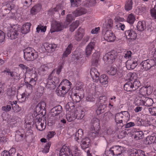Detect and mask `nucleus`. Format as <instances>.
Returning <instances> with one entry per match:
<instances>
[{"label": "nucleus", "mask_w": 156, "mask_h": 156, "mask_svg": "<svg viewBox=\"0 0 156 156\" xmlns=\"http://www.w3.org/2000/svg\"><path fill=\"white\" fill-rule=\"evenodd\" d=\"M84 30L83 29L80 27L76 32L75 37V39L77 41H80L83 36Z\"/></svg>", "instance_id": "nucleus-24"}, {"label": "nucleus", "mask_w": 156, "mask_h": 156, "mask_svg": "<svg viewBox=\"0 0 156 156\" xmlns=\"http://www.w3.org/2000/svg\"><path fill=\"white\" fill-rule=\"evenodd\" d=\"M19 66L20 67L22 68L24 70L25 69L27 72H30L31 71L32 72V71L29 68V67L26 66L25 65H23V64H20L19 65Z\"/></svg>", "instance_id": "nucleus-63"}, {"label": "nucleus", "mask_w": 156, "mask_h": 156, "mask_svg": "<svg viewBox=\"0 0 156 156\" xmlns=\"http://www.w3.org/2000/svg\"><path fill=\"white\" fill-rule=\"evenodd\" d=\"M21 33L20 29L19 28L12 27L7 30V36L11 40L18 38Z\"/></svg>", "instance_id": "nucleus-2"}, {"label": "nucleus", "mask_w": 156, "mask_h": 156, "mask_svg": "<svg viewBox=\"0 0 156 156\" xmlns=\"http://www.w3.org/2000/svg\"><path fill=\"white\" fill-rule=\"evenodd\" d=\"M16 91L13 88H9L7 89V95L11 97H12L16 94Z\"/></svg>", "instance_id": "nucleus-43"}, {"label": "nucleus", "mask_w": 156, "mask_h": 156, "mask_svg": "<svg viewBox=\"0 0 156 156\" xmlns=\"http://www.w3.org/2000/svg\"><path fill=\"white\" fill-rule=\"evenodd\" d=\"M90 141V140L89 137H86L83 139L82 140L81 144V148L83 149L87 148L88 147Z\"/></svg>", "instance_id": "nucleus-25"}, {"label": "nucleus", "mask_w": 156, "mask_h": 156, "mask_svg": "<svg viewBox=\"0 0 156 156\" xmlns=\"http://www.w3.org/2000/svg\"><path fill=\"white\" fill-rule=\"evenodd\" d=\"M100 57L98 52L94 53L92 55L91 60V65L93 66H97L98 64V60Z\"/></svg>", "instance_id": "nucleus-18"}, {"label": "nucleus", "mask_w": 156, "mask_h": 156, "mask_svg": "<svg viewBox=\"0 0 156 156\" xmlns=\"http://www.w3.org/2000/svg\"><path fill=\"white\" fill-rule=\"evenodd\" d=\"M144 136V134L142 131H136L135 132L134 138H138V139H140L142 138Z\"/></svg>", "instance_id": "nucleus-44"}, {"label": "nucleus", "mask_w": 156, "mask_h": 156, "mask_svg": "<svg viewBox=\"0 0 156 156\" xmlns=\"http://www.w3.org/2000/svg\"><path fill=\"white\" fill-rule=\"evenodd\" d=\"M59 156H73L70 149L64 145L59 151Z\"/></svg>", "instance_id": "nucleus-11"}, {"label": "nucleus", "mask_w": 156, "mask_h": 156, "mask_svg": "<svg viewBox=\"0 0 156 156\" xmlns=\"http://www.w3.org/2000/svg\"><path fill=\"white\" fill-rule=\"evenodd\" d=\"M117 72L116 69L115 68L111 67L110 69L107 73L110 75L114 76L115 75Z\"/></svg>", "instance_id": "nucleus-51"}, {"label": "nucleus", "mask_w": 156, "mask_h": 156, "mask_svg": "<svg viewBox=\"0 0 156 156\" xmlns=\"http://www.w3.org/2000/svg\"><path fill=\"white\" fill-rule=\"evenodd\" d=\"M44 46L46 50L48 51L51 50L50 51H52V44L47 43H45Z\"/></svg>", "instance_id": "nucleus-60"}, {"label": "nucleus", "mask_w": 156, "mask_h": 156, "mask_svg": "<svg viewBox=\"0 0 156 156\" xmlns=\"http://www.w3.org/2000/svg\"><path fill=\"white\" fill-rule=\"evenodd\" d=\"M31 72L32 73V76L34 78H31L29 83L27 81H25V83L27 88L29 87V88H31L32 89V88L35 86L37 80V75L35 70H33Z\"/></svg>", "instance_id": "nucleus-10"}, {"label": "nucleus", "mask_w": 156, "mask_h": 156, "mask_svg": "<svg viewBox=\"0 0 156 156\" xmlns=\"http://www.w3.org/2000/svg\"><path fill=\"white\" fill-rule=\"evenodd\" d=\"M137 30L139 31H142L146 28V23L144 21H139L138 22L136 26Z\"/></svg>", "instance_id": "nucleus-26"}, {"label": "nucleus", "mask_w": 156, "mask_h": 156, "mask_svg": "<svg viewBox=\"0 0 156 156\" xmlns=\"http://www.w3.org/2000/svg\"><path fill=\"white\" fill-rule=\"evenodd\" d=\"M58 87L55 90V92L58 96H60L64 97L65 94L62 92V90L58 89Z\"/></svg>", "instance_id": "nucleus-64"}, {"label": "nucleus", "mask_w": 156, "mask_h": 156, "mask_svg": "<svg viewBox=\"0 0 156 156\" xmlns=\"http://www.w3.org/2000/svg\"><path fill=\"white\" fill-rule=\"evenodd\" d=\"M74 20V17L73 16L72 14H68L66 18V21L64 23L67 27Z\"/></svg>", "instance_id": "nucleus-38"}, {"label": "nucleus", "mask_w": 156, "mask_h": 156, "mask_svg": "<svg viewBox=\"0 0 156 156\" xmlns=\"http://www.w3.org/2000/svg\"><path fill=\"white\" fill-rule=\"evenodd\" d=\"M107 106V104H99L96 110L97 114L99 115L104 112L106 110Z\"/></svg>", "instance_id": "nucleus-28"}, {"label": "nucleus", "mask_w": 156, "mask_h": 156, "mask_svg": "<svg viewBox=\"0 0 156 156\" xmlns=\"http://www.w3.org/2000/svg\"><path fill=\"white\" fill-rule=\"evenodd\" d=\"M73 47V45L71 44H69L68 45V47L66 49L65 51L62 54V59L63 58L67 57L68 55L71 53Z\"/></svg>", "instance_id": "nucleus-30"}, {"label": "nucleus", "mask_w": 156, "mask_h": 156, "mask_svg": "<svg viewBox=\"0 0 156 156\" xmlns=\"http://www.w3.org/2000/svg\"><path fill=\"white\" fill-rule=\"evenodd\" d=\"M66 84L65 86H63L62 87V90H63V92L65 94H66L67 92V91L68 90V88L69 87H68V88L66 89V86H70V85L71 84V83L68 80L65 79L63 80L60 83V85L58 86V87H59L60 85H64Z\"/></svg>", "instance_id": "nucleus-20"}, {"label": "nucleus", "mask_w": 156, "mask_h": 156, "mask_svg": "<svg viewBox=\"0 0 156 156\" xmlns=\"http://www.w3.org/2000/svg\"><path fill=\"white\" fill-rule=\"evenodd\" d=\"M90 73L94 81L98 82L99 81V73L97 69L94 67L92 68L90 71Z\"/></svg>", "instance_id": "nucleus-15"}, {"label": "nucleus", "mask_w": 156, "mask_h": 156, "mask_svg": "<svg viewBox=\"0 0 156 156\" xmlns=\"http://www.w3.org/2000/svg\"><path fill=\"white\" fill-rule=\"evenodd\" d=\"M156 64V62L154 59H147L144 60L140 63V65L145 70L147 71L154 66Z\"/></svg>", "instance_id": "nucleus-9"}, {"label": "nucleus", "mask_w": 156, "mask_h": 156, "mask_svg": "<svg viewBox=\"0 0 156 156\" xmlns=\"http://www.w3.org/2000/svg\"><path fill=\"white\" fill-rule=\"evenodd\" d=\"M24 59L28 61H32L38 57V53L36 51L24 55Z\"/></svg>", "instance_id": "nucleus-14"}, {"label": "nucleus", "mask_w": 156, "mask_h": 156, "mask_svg": "<svg viewBox=\"0 0 156 156\" xmlns=\"http://www.w3.org/2000/svg\"><path fill=\"white\" fill-rule=\"evenodd\" d=\"M46 103L44 101L39 102L36 106L35 112L37 114V115H39L43 117L46 114Z\"/></svg>", "instance_id": "nucleus-3"}, {"label": "nucleus", "mask_w": 156, "mask_h": 156, "mask_svg": "<svg viewBox=\"0 0 156 156\" xmlns=\"http://www.w3.org/2000/svg\"><path fill=\"white\" fill-rule=\"evenodd\" d=\"M72 150L74 152L75 156H80V151L78 147L76 146H74L72 147Z\"/></svg>", "instance_id": "nucleus-48"}, {"label": "nucleus", "mask_w": 156, "mask_h": 156, "mask_svg": "<svg viewBox=\"0 0 156 156\" xmlns=\"http://www.w3.org/2000/svg\"><path fill=\"white\" fill-rule=\"evenodd\" d=\"M75 107L74 103L72 102H69L67 103L66 105V108L69 110L73 109Z\"/></svg>", "instance_id": "nucleus-56"}, {"label": "nucleus", "mask_w": 156, "mask_h": 156, "mask_svg": "<svg viewBox=\"0 0 156 156\" xmlns=\"http://www.w3.org/2000/svg\"><path fill=\"white\" fill-rule=\"evenodd\" d=\"M62 107L60 105H58L53 108L51 110V116L49 118L48 121V125L50 124L51 126L52 124L54 122L53 120H57L59 118V116L58 117L59 115L61 113L62 111Z\"/></svg>", "instance_id": "nucleus-1"}, {"label": "nucleus", "mask_w": 156, "mask_h": 156, "mask_svg": "<svg viewBox=\"0 0 156 156\" xmlns=\"http://www.w3.org/2000/svg\"><path fill=\"white\" fill-rule=\"evenodd\" d=\"M36 51L34 49L31 47H27L23 51L24 55L26 54L32 52H35Z\"/></svg>", "instance_id": "nucleus-53"}, {"label": "nucleus", "mask_w": 156, "mask_h": 156, "mask_svg": "<svg viewBox=\"0 0 156 156\" xmlns=\"http://www.w3.org/2000/svg\"><path fill=\"white\" fill-rule=\"evenodd\" d=\"M125 34L127 39L132 41L135 40L137 37L136 33L131 28L126 30Z\"/></svg>", "instance_id": "nucleus-12"}, {"label": "nucleus", "mask_w": 156, "mask_h": 156, "mask_svg": "<svg viewBox=\"0 0 156 156\" xmlns=\"http://www.w3.org/2000/svg\"><path fill=\"white\" fill-rule=\"evenodd\" d=\"M151 15L152 17L156 19V7L154 6V8L151 10Z\"/></svg>", "instance_id": "nucleus-59"}, {"label": "nucleus", "mask_w": 156, "mask_h": 156, "mask_svg": "<svg viewBox=\"0 0 156 156\" xmlns=\"http://www.w3.org/2000/svg\"><path fill=\"white\" fill-rule=\"evenodd\" d=\"M137 61V59H136L127 60L126 64L127 68H130L132 69H134L138 65Z\"/></svg>", "instance_id": "nucleus-21"}, {"label": "nucleus", "mask_w": 156, "mask_h": 156, "mask_svg": "<svg viewBox=\"0 0 156 156\" xmlns=\"http://www.w3.org/2000/svg\"><path fill=\"white\" fill-rule=\"evenodd\" d=\"M100 127L99 120L97 118L92 119L90 123L91 129L98 131H99Z\"/></svg>", "instance_id": "nucleus-13"}, {"label": "nucleus", "mask_w": 156, "mask_h": 156, "mask_svg": "<svg viewBox=\"0 0 156 156\" xmlns=\"http://www.w3.org/2000/svg\"><path fill=\"white\" fill-rule=\"evenodd\" d=\"M77 96V95L76 93L73 92V91L71 92L70 91L69 93L68 98L69 99V100L71 101L73 100V98Z\"/></svg>", "instance_id": "nucleus-50"}, {"label": "nucleus", "mask_w": 156, "mask_h": 156, "mask_svg": "<svg viewBox=\"0 0 156 156\" xmlns=\"http://www.w3.org/2000/svg\"><path fill=\"white\" fill-rule=\"evenodd\" d=\"M85 113L84 111L80 110H76L75 111L74 114V116L76 117V118L78 119H82Z\"/></svg>", "instance_id": "nucleus-29"}, {"label": "nucleus", "mask_w": 156, "mask_h": 156, "mask_svg": "<svg viewBox=\"0 0 156 156\" xmlns=\"http://www.w3.org/2000/svg\"><path fill=\"white\" fill-rule=\"evenodd\" d=\"M53 74L52 72L48 76L47 80V84L48 85L51 86L50 87L53 89H55L57 86L58 84L59 80V78L56 77L54 76L52 77Z\"/></svg>", "instance_id": "nucleus-5"}, {"label": "nucleus", "mask_w": 156, "mask_h": 156, "mask_svg": "<svg viewBox=\"0 0 156 156\" xmlns=\"http://www.w3.org/2000/svg\"><path fill=\"white\" fill-rule=\"evenodd\" d=\"M146 98L144 97H138L135 99V103L136 105H144L145 100Z\"/></svg>", "instance_id": "nucleus-23"}, {"label": "nucleus", "mask_w": 156, "mask_h": 156, "mask_svg": "<svg viewBox=\"0 0 156 156\" xmlns=\"http://www.w3.org/2000/svg\"><path fill=\"white\" fill-rule=\"evenodd\" d=\"M99 99V104H104L107 100V97L105 96L100 97ZM98 104H99V103H98Z\"/></svg>", "instance_id": "nucleus-55"}, {"label": "nucleus", "mask_w": 156, "mask_h": 156, "mask_svg": "<svg viewBox=\"0 0 156 156\" xmlns=\"http://www.w3.org/2000/svg\"><path fill=\"white\" fill-rule=\"evenodd\" d=\"M86 12L85 9L81 7L77 8L73 13V15L75 17H77L83 14H85Z\"/></svg>", "instance_id": "nucleus-19"}, {"label": "nucleus", "mask_w": 156, "mask_h": 156, "mask_svg": "<svg viewBox=\"0 0 156 156\" xmlns=\"http://www.w3.org/2000/svg\"><path fill=\"white\" fill-rule=\"evenodd\" d=\"M41 8V5L39 4L35 5L32 7L30 10L31 13L34 14L35 12H39Z\"/></svg>", "instance_id": "nucleus-37"}, {"label": "nucleus", "mask_w": 156, "mask_h": 156, "mask_svg": "<svg viewBox=\"0 0 156 156\" xmlns=\"http://www.w3.org/2000/svg\"><path fill=\"white\" fill-rule=\"evenodd\" d=\"M113 20L112 19H109L108 21V23L107 24L105 23L103 24V27L104 28V30H108L110 29L113 26Z\"/></svg>", "instance_id": "nucleus-32"}, {"label": "nucleus", "mask_w": 156, "mask_h": 156, "mask_svg": "<svg viewBox=\"0 0 156 156\" xmlns=\"http://www.w3.org/2000/svg\"><path fill=\"white\" fill-rule=\"evenodd\" d=\"M66 27L65 23L63 25L62 23H60L57 21H55L51 25V33L60 31L64 28H66Z\"/></svg>", "instance_id": "nucleus-7"}, {"label": "nucleus", "mask_w": 156, "mask_h": 156, "mask_svg": "<svg viewBox=\"0 0 156 156\" xmlns=\"http://www.w3.org/2000/svg\"><path fill=\"white\" fill-rule=\"evenodd\" d=\"M3 73H6V75L8 76V80H12L15 81V80L19 79L20 75L15 72L12 71L9 69L7 68L3 71Z\"/></svg>", "instance_id": "nucleus-8"}, {"label": "nucleus", "mask_w": 156, "mask_h": 156, "mask_svg": "<svg viewBox=\"0 0 156 156\" xmlns=\"http://www.w3.org/2000/svg\"><path fill=\"white\" fill-rule=\"evenodd\" d=\"M122 116L121 112L116 114L115 120L117 124L122 123Z\"/></svg>", "instance_id": "nucleus-35"}, {"label": "nucleus", "mask_w": 156, "mask_h": 156, "mask_svg": "<svg viewBox=\"0 0 156 156\" xmlns=\"http://www.w3.org/2000/svg\"><path fill=\"white\" fill-rule=\"evenodd\" d=\"M12 108V105H9V102L8 105L2 107V110L5 112H7L10 111Z\"/></svg>", "instance_id": "nucleus-49"}, {"label": "nucleus", "mask_w": 156, "mask_h": 156, "mask_svg": "<svg viewBox=\"0 0 156 156\" xmlns=\"http://www.w3.org/2000/svg\"><path fill=\"white\" fill-rule=\"evenodd\" d=\"M5 34L4 33L0 30V44L2 43L5 41Z\"/></svg>", "instance_id": "nucleus-54"}, {"label": "nucleus", "mask_w": 156, "mask_h": 156, "mask_svg": "<svg viewBox=\"0 0 156 156\" xmlns=\"http://www.w3.org/2000/svg\"><path fill=\"white\" fill-rule=\"evenodd\" d=\"M22 2L24 6L29 7L32 4V0H23Z\"/></svg>", "instance_id": "nucleus-52"}, {"label": "nucleus", "mask_w": 156, "mask_h": 156, "mask_svg": "<svg viewBox=\"0 0 156 156\" xmlns=\"http://www.w3.org/2000/svg\"><path fill=\"white\" fill-rule=\"evenodd\" d=\"M23 137V135L21 134L20 132L18 131L17 132V134H16L15 139L17 142L19 141L22 139Z\"/></svg>", "instance_id": "nucleus-46"}, {"label": "nucleus", "mask_w": 156, "mask_h": 156, "mask_svg": "<svg viewBox=\"0 0 156 156\" xmlns=\"http://www.w3.org/2000/svg\"><path fill=\"white\" fill-rule=\"evenodd\" d=\"M132 85V83L129 81L126 83L124 86V90L127 91H130L133 90V88Z\"/></svg>", "instance_id": "nucleus-34"}, {"label": "nucleus", "mask_w": 156, "mask_h": 156, "mask_svg": "<svg viewBox=\"0 0 156 156\" xmlns=\"http://www.w3.org/2000/svg\"><path fill=\"white\" fill-rule=\"evenodd\" d=\"M132 52L130 51H127L125 52L124 57L126 59H129L131 58Z\"/></svg>", "instance_id": "nucleus-58"}, {"label": "nucleus", "mask_w": 156, "mask_h": 156, "mask_svg": "<svg viewBox=\"0 0 156 156\" xmlns=\"http://www.w3.org/2000/svg\"><path fill=\"white\" fill-rule=\"evenodd\" d=\"M138 150L133 148L130 151V155L131 156H137Z\"/></svg>", "instance_id": "nucleus-61"}, {"label": "nucleus", "mask_w": 156, "mask_h": 156, "mask_svg": "<svg viewBox=\"0 0 156 156\" xmlns=\"http://www.w3.org/2000/svg\"><path fill=\"white\" fill-rule=\"evenodd\" d=\"M99 131H96V130H92L89 131L88 133L89 136L92 139L94 138L96 136H99Z\"/></svg>", "instance_id": "nucleus-31"}, {"label": "nucleus", "mask_w": 156, "mask_h": 156, "mask_svg": "<svg viewBox=\"0 0 156 156\" xmlns=\"http://www.w3.org/2000/svg\"><path fill=\"white\" fill-rule=\"evenodd\" d=\"M12 110L15 113H17L20 112L21 110L20 107L19 106L18 104H16L13 103L12 105Z\"/></svg>", "instance_id": "nucleus-40"}, {"label": "nucleus", "mask_w": 156, "mask_h": 156, "mask_svg": "<svg viewBox=\"0 0 156 156\" xmlns=\"http://www.w3.org/2000/svg\"><path fill=\"white\" fill-rule=\"evenodd\" d=\"M144 106L148 107H150L152 106L154 102L152 99L146 98L145 100Z\"/></svg>", "instance_id": "nucleus-41"}, {"label": "nucleus", "mask_w": 156, "mask_h": 156, "mask_svg": "<svg viewBox=\"0 0 156 156\" xmlns=\"http://www.w3.org/2000/svg\"><path fill=\"white\" fill-rule=\"evenodd\" d=\"M83 131L81 129H78V131L76 132L74 135V139L78 141V140H81L83 136Z\"/></svg>", "instance_id": "nucleus-27"}, {"label": "nucleus", "mask_w": 156, "mask_h": 156, "mask_svg": "<svg viewBox=\"0 0 156 156\" xmlns=\"http://www.w3.org/2000/svg\"><path fill=\"white\" fill-rule=\"evenodd\" d=\"M132 0H128L125 4V8L126 10L129 11L132 9Z\"/></svg>", "instance_id": "nucleus-39"}, {"label": "nucleus", "mask_w": 156, "mask_h": 156, "mask_svg": "<svg viewBox=\"0 0 156 156\" xmlns=\"http://www.w3.org/2000/svg\"><path fill=\"white\" fill-rule=\"evenodd\" d=\"M122 122H127L129 119L130 115L127 111L122 112ZM122 125L123 124L122 123Z\"/></svg>", "instance_id": "nucleus-33"}, {"label": "nucleus", "mask_w": 156, "mask_h": 156, "mask_svg": "<svg viewBox=\"0 0 156 156\" xmlns=\"http://www.w3.org/2000/svg\"><path fill=\"white\" fill-rule=\"evenodd\" d=\"M140 85L141 84L140 82L137 80H135L132 83L133 90L137 89Z\"/></svg>", "instance_id": "nucleus-42"}, {"label": "nucleus", "mask_w": 156, "mask_h": 156, "mask_svg": "<svg viewBox=\"0 0 156 156\" xmlns=\"http://www.w3.org/2000/svg\"><path fill=\"white\" fill-rule=\"evenodd\" d=\"M31 25V24L29 23H27L23 25L20 29L21 33L26 34L29 32L30 30Z\"/></svg>", "instance_id": "nucleus-22"}, {"label": "nucleus", "mask_w": 156, "mask_h": 156, "mask_svg": "<svg viewBox=\"0 0 156 156\" xmlns=\"http://www.w3.org/2000/svg\"><path fill=\"white\" fill-rule=\"evenodd\" d=\"M51 145V143H48L45 146L44 148L43 149L42 152L44 153H47L48 152Z\"/></svg>", "instance_id": "nucleus-57"}, {"label": "nucleus", "mask_w": 156, "mask_h": 156, "mask_svg": "<svg viewBox=\"0 0 156 156\" xmlns=\"http://www.w3.org/2000/svg\"><path fill=\"white\" fill-rule=\"evenodd\" d=\"M104 35V38L108 42L113 41L115 39V37L112 32L107 30Z\"/></svg>", "instance_id": "nucleus-16"}, {"label": "nucleus", "mask_w": 156, "mask_h": 156, "mask_svg": "<svg viewBox=\"0 0 156 156\" xmlns=\"http://www.w3.org/2000/svg\"><path fill=\"white\" fill-rule=\"evenodd\" d=\"M41 116L37 115L35 119L36 128L40 131H42L45 129L46 124L44 123V120L42 119Z\"/></svg>", "instance_id": "nucleus-6"}, {"label": "nucleus", "mask_w": 156, "mask_h": 156, "mask_svg": "<svg viewBox=\"0 0 156 156\" xmlns=\"http://www.w3.org/2000/svg\"><path fill=\"white\" fill-rule=\"evenodd\" d=\"M117 57V53L114 51L108 52L103 57V60L106 64H110L114 61Z\"/></svg>", "instance_id": "nucleus-4"}, {"label": "nucleus", "mask_w": 156, "mask_h": 156, "mask_svg": "<svg viewBox=\"0 0 156 156\" xmlns=\"http://www.w3.org/2000/svg\"><path fill=\"white\" fill-rule=\"evenodd\" d=\"M95 43L94 42H90L87 46L85 50V55L88 57L91 54L94 48Z\"/></svg>", "instance_id": "nucleus-17"}, {"label": "nucleus", "mask_w": 156, "mask_h": 156, "mask_svg": "<svg viewBox=\"0 0 156 156\" xmlns=\"http://www.w3.org/2000/svg\"><path fill=\"white\" fill-rule=\"evenodd\" d=\"M96 2L95 0H88L87 4L89 6L92 7L95 5Z\"/></svg>", "instance_id": "nucleus-62"}, {"label": "nucleus", "mask_w": 156, "mask_h": 156, "mask_svg": "<svg viewBox=\"0 0 156 156\" xmlns=\"http://www.w3.org/2000/svg\"><path fill=\"white\" fill-rule=\"evenodd\" d=\"M108 77L105 74H103L100 76L99 79V81L102 84H106L108 83Z\"/></svg>", "instance_id": "nucleus-36"}, {"label": "nucleus", "mask_w": 156, "mask_h": 156, "mask_svg": "<svg viewBox=\"0 0 156 156\" xmlns=\"http://www.w3.org/2000/svg\"><path fill=\"white\" fill-rule=\"evenodd\" d=\"M135 19L134 16L132 14H129L127 18V22L131 24L133 23L134 21L135 20Z\"/></svg>", "instance_id": "nucleus-47"}, {"label": "nucleus", "mask_w": 156, "mask_h": 156, "mask_svg": "<svg viewBox=\"0 0 156 156\" xmlns=\"http://www.w3.org/2000/svg\"><path fill=\"white\" fill-rule=\"evenodd\" d=\"M70 1L71 7H77L81 2L80 0H70Z\"/></svg>", "instance_id": "nucleus-45"}]
</instances>
